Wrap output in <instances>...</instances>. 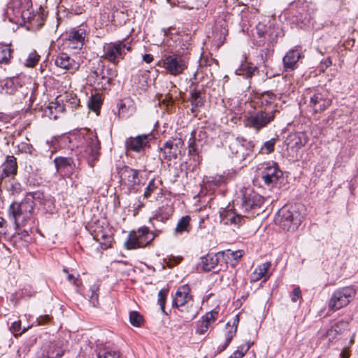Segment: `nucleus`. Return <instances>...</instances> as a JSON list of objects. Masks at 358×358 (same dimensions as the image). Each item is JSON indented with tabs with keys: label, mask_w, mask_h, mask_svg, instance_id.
I'll list each match as a JSON object with an SVG mask.
<instances>
[{
	"label": "nucleus",
	"mask_w": 358,
	"mask_h": 358,
	"mask_svg": "<svg viewBox=\"0 0 358 358\" xmlns=\"http://www.w3.org/2000/svg\"><path fill=\"white\" fill-rule=\"evenodd\" d=\"M303 206L300 204L285 205L281 208L275 217V222L282 229L295 231L301 224L303 215L301 213Z\"/></svg>",
	"instance_id": "1"
},
{
	"label": "nucleus",
	"mask_w": 358,
	"mask_h": 358,
	"mask_svg": "<svg viewBox=\"0 0 358 358\" xmlns=\"http://www.w3.org/2000/svg\"><path fill=\"white\" fill-rule=\"evenodd\" d=\"M69 338L70 334L65 333L44 342L36 351L35 358H61L68 348Z\"/></svg>",
	"instance_id": "2"
},
{
	"label": "nucleus",
	"mask_w": 358,
	"mask_h": 358,
	"mask_svg": "<svg viewBox=\"0 0 358 358\" xmlns=\"http://www.w3.org/2000/svg\"><path fill=\"white\" fill-rule=\"evenodd\" d=\"M130 50L131 47L127 45L124 41L105 43L101 57L114 64H117L121 59H123L127 51Z\"/></svg>",
	"instance_id": "3"
},
{
	"label": "nucleus",
	"mask_w": 358,
	"mask_h": 358,
	"mask_svg": "<svg viewBox=\"0 0 358 358\" xmlns=\"http://www.w3.org/2000/svg\"><path fill=\"white\" fill-rule=\"evenodd\" d=\"M355 290L352 287L337 289L329 301V309L336 311L346 306L355 297Z\"/></svg>",
	"instance_id": "4"
},
{
	"label": "nucleus",
	"mask_w": 358,
	"mask_h": 358,
	"mask_svg": "<svg viewBox=\"0 0 358 358\" xmlns=\"http://www.w3.org/2000/svg\"><path fill=\"white\" fill-rule=\"evenodd\" d=\"M122 184L127 187V194L136 193L141 183L140 171L124 166L119 171Z\"/></svg>",
	"instance_id": "5"
},
{
	"label": "nucleus",
	"mask_w": 358,
	"mask_h": 358,
	"mask_svg": "<svg viewBox=\"0 0 358 358\" xmlns=\"http://www.w3.org/2000/svg\"><path fill=\"white\" fill-rule=\"evenodd\" d=\"M159 63L168 73L175 76L181 74L187 67L184 57L178 54L164 55Z\"/></svg>",
	"instance_id": "6"
},
{
	"label": "nucleus",
	"mask_w": 358,
	"mask_h": 358,
	"mask_svg": "<svg viewBox=\"0 0 358 358\" xmlns=\"http://www.w3.org/2000/svg\"><path fill=\"white\" fill-rule=\"evenodd\" d=\"M241 208L245 213L259 209L264 203V199L250 188L241 190Z\"/></svg>",
	"instance_id": "7"
},
{
	"label": "nucleus",
	"mask_w": 358,
	"mask_h": 358,
	"mask_svg": "<svg viewBox=\"0 0 358 358\" xmlns=\"http://www.w3.org/2000/svg\"><path fill=\"white\" fill-rule=\"evenodd\" d=\"M85 148L84 150L87 163L90 166L93 167L94 162L99 157L100 144L97 136L94 133L87 131L84 136Z\"/></svg>",
	"instance_id": "8"
},
{
	"label": "nucleus",
	"mask_w": 358,
	"mask_h": 358,
	"mask_svg": "<svg viewBox=\"0 0 358 358\" xmlns=\"http://www.w3.org/2000/svg\"><path fill=\"white\" fill-rule=\"evenodd\" d=\"M331 104V100L327 90H315L310 96L308 107L316 114L324 111Z\"/></svg>",
	"instance_id": "9"
},
{
	"label": "nucleus",
	"mask_w": 358,
	"mask_h": 358,
	"mask_svg": "<svg viewBox=\"0 0 358 358\" xmlns=\"http://www.w3.org/2000/svg\"><path fill=\"white\" fill-rule=\"evenodd\" d=\"M34 208V202L29 197H26L20 203H12L9 212L14 218V222L17 227L19 226L17 222L18 218L22 215L24 220L29 219Z\"/></svg>",
	"instance_id": "10"
},
{
	"label": "nucleus",
	"mask_w": 358,
	"mask_h": 358,
	"mask_svg": "<svg viewBox=\"0 0 358 358\" xmlns=\"http://www.w3.org/2000/svg\"><path fill=\"white\" fill-rule=\"evenodd\" d=\"M276 110H272L270 113L261 110L245 119L246 127L253 128L259 131L266 127L268 123L273 120Z\"/></svg>",
	"instance_id": "11"
},
{
	"label": "nucleus",
	"mask_w": 358,
	"mask_h": 358,
	"mask_svg": "<svg viewBox=\"0 0 358 358\" xmlns=\"http://www.w3.org/2000/svg\"><path fill=\"white\" fill-rule=\"evenodd\" d=\"M231 155L238 160H243L252 151V142L243 138L234 139L229 145Z\"/></svg>",
	"instance_id": "12"
},
{
	"label": "nucleus",
	"mask_w": 358,
	"mask_h": 358,
	"mask_svg": "<svg viewBox=\"0 0 358 358\" xmlns=\"http://www.w3.org/2000/svg\"><path fill=\"white\" fill-rule=\"evenodd\" d=\"M183 144L184 143L180 138L169 140L160 150L163 152L164 158L171 160L176 159L178 155L180 153Z\"/></svg>",
	"instance_id": "13"
},
{
	"label": "nucleus",
	"mask_w": 358,
	"mask_h": 358,
	"mask_svg": "<svg viewBox=\"0 0 358 358\" xmlns=\"http://www.w3.org/2000/svg\"><path fill=\"white\" fill-rule=\"evenodd\" d=\"M54 164L59 173L68 177L73 173L76 169L74 160L70 157H57L54 159Z\"/></svg>",
	"instance_id": "14"
},
{
	"label": "nucleus",
	"mask_w": 358,
	"mask_h": 358,
	"mask_svg": "<svg viewBox=\"0 0 358 358\" xmlns=\"http://www.w3.org/2000/svg\"><path fill=\"white\" fill-rule=\"evenodd\" d=\"M282 176V172L275 164L267 166L262 173V178L267 185L273 186Z\"/></svg>",
	"instance_id": "15"
},
{
	"label": "nucleus",
	"mask_w": 358,
	"mask_h": 358,
	"mask_svg": "<svg viewBox=\"0 0 358 358\" xmlns=\"http://www.w3.org/2000/svg\"><path fill=\"white\" fill-rule=\"evenodd\" d=\"M85 38V30L82 29H73L69 33L66 43L71 50H80L84 45Z\"/></svg>",
	"instance_id": "16"
},
{
	"label": "nucleus",
	"mask_w": 358,
	"mask_h": 358,
	"mask_svg": "<svg viewBox=\"0 0 358 358\" xmlns=\"http://www.w3.org/2000/svg\"><path fill=\"white\" fill-rule=\"evenodd\" d=\"M55 64L57 67L64 70L74 73L80 68V63L70 57L66 53H61L55 59Z\"/></svg>",
	"instance_id": "17"
},
{
	"label": "nucleus",
	"mask_w": 358,
	"mask_h": 358,
	"mask_svg": "<svg viewBox=\"0 0 358 358\" xmlns=\"http://www.w3.org/2000/svg\"><path fill=\"white\" fill-rule=\"evenodd\" d=\"M218 312L215 310L206 313V315L201 317V320L198 321L196 333L200 335L204 334L208 329L212 327L218 317Z\"/></svg>",
	"instance_id": "18"
},
{
	"label": "nucleus",
	"mask_w": 358,
	"mask_h": 358,
	"mask_svg": "<svg viewBox=\"0 0 358 358\" xmlns=\"http://www.w3.org/2000/svg\"><path fill=\"white\" fill-rule=\"evenodd\" d=\"M150 137L148 135H139L130 137L126 141V147L134 152H140L148 145Z\"/></svg>",
	"instance_id": "19"
},
{
	"label": "nucleus",
	"mask_w": 358,
	"mask_h": 358,
	"mask_svg": "<svg viewBox=\"0 0 358 358\" xmlns=\"http://www.w3.org/2000/svg\"><path fill=\"white\" fill-rule=\"evenodd\" d=\"M118 115L121 118H128L136 112V106L134 101L127 97L122 99L117 104Z\"/></svg>",
	"instance_id": "20"
},
{
	"label": "nucleus",
	"mask_w": 358,
	"mask_h": 358,
	"mask_svg": "<svg viewBox=\"0 0 358 358\" xmlns=\"http://www.w3.org/2000/svg\"><path fill=\"white\" fill-rule=\"evenodd\" d=\"M245 217L246 216L237 214L233 209H224L220 212V217L224 224H234L238 227L241 224Z\"/></svg>",
	"instance_id": "21"
},
{
	"label": "nucleus",
	"mask_w": 358,
	"mask_h": 358,
	"mask_svg": "<svg viewBox=\"0 0 358 358\" xmlns=\"http://www.w3.org/2000/svg\"><path fill=\"white\" fill-rule=\"evenodd\" d=\"M189 292V289L187 285L180 287L176 292L173 298V306L180 308L187 303L191 299V296Z\"/></svg>",
	"instance_id": "22"
},
{
	"label": "nucleus",
	"mask_w": 358,
	"mask_h": 358,
	"mask_svg": "<svg viewBox=\"0 0 358 358\" xmlns=\"http://www.w3.org/2000/svg\"><path fill=\"white\" fill-rule=\"evenodd\" d=\"M16 159L13 156H8L6 160L1 166V178L10 177L17 173Z\"/></svg>",
	"instance_id": "23"
},
{
	"label": "nucleus",
	"mask_w": 358,
	"mask_h": 358,
	"mask_svg": "<svg viewBox=\"0 0 358 358\" xmlns=\"http://www.w3.org/2000/svg\"><path fill=\"white\" fill-rule=\"evenodd\" d=\"M92 73L97 81V85L99 88L106 90L109 87L110 80L105 73V66L103 64H99L97 69Z\"/></svg>",
	"instance_id": "24"
},
{
	"label": "nucleus",
	"mask_w": 358,
	"mask_h": 358,
	"mask_svg": "<svg viewBox=\"0 0 358 358\" xmlns=\"http://www.w3.org/2000/svg\"><path fill=\"white\" fill-rule=\"evenodd\" d=\"M239 322V317L238 315H236L231 322H228L226 324L227 332L225 334V343L222 346V350H224L230 343L233 337L235 336L237 330V326Z\"/></svg>",
	"instance_id": "25"
},
{
	"label": "nucleus",
	"mask_w": 358,
	"mask_h": 358,
	"mask_svg": "<svg viewBox=\"0 0 358 358\" xmlns=\"http://www.w3.org/2000/svg\"><path fill=\"white\" fill-rule=\"evenodd\" d=\"M301 57V53L297 50H291L283 57L284 66L287 70L294 69L296 64Z\"/></svg>",
	"instance_id": "26"
},
{
	"label": "nucleus",
	"mask_w": 358,
	"mask_h": 358,
	"mask_svg": "<svg viewBox=\"0 0 358 358\" xmlns=\"http://www.w3.org/2000/svg\"><path fill=\"white\" fill-rule=\"evenodd\" d=\"M140 247L143 248L149 244L155 238V236L146 227L139 228L137 231Z\"/></svg>",
	"instance_id": "27"
},
{
	"label": "nucleus",
	"mask_w": 358,
	"mask_h": 358,
	"mask_svg": "<svg viewBox=\"0 0 358 358\" xmlns=\"http://www.w3.org/2000/svg\"><path fill=\"white\" fill-rule=\"evenodd\" d=\"M271 265V262H266L258 266L251 273L250 281L257 282L266 276Z\"/></svg>",
	"instance_id": "28"
},
{
	"label": "nucleus",
	"mask_w": 358,
	"mask_h": 358,
	"mask_svg": "<svg viewBox=\"0 0 358 358\" xmlns=\"http://www.w3.org/2000/svg\"><path fill=\"white\" fill-rule=\"evenodd\" d=\"M191 217L189 215L182 217L176 224L174 234L176 235L182 234L183 233H189L191 229L190 227Z\"/></svg>",
	"instance_id": "29"
},
{
	"label": "nucleus",
	"mask_w": 358,
	"mask_h": 358,
	"mask_svg": "<svg viewBox=\"0 0 358 358\" xmlns=\"http://www.w3.org/2000/svg\"><path fill=\"white\" fill-rule=\"evenodd\" d=\"M201 262L203 264V270L205 271H210L214 269L217 265L219 259L217 255H208L202 257Z\"/></svg>",
	"instance_id": "30"
},
{
	"label": "nucleus",
	"mask_w": 358,
	"mask_h": 358,
	"mask_svg": "<svg viewBox=\"0 0 358 358\" xmlns=\"http://www.w3.org/2000/svg\"><path fill=\"white\" fill-rule=\"evenodd\" d=\"M257 70V66L248 64L244 63L242 64L240 68H238L236 73L237 75L243 76L246 78H252L254 75V73Z\"/></svg>",
	"instance_id": "31"
},
{
	"label": "nucleus",
	"mask_w": 358,
	"mask_h": 358,
	"mask_svg": "<svg viewBox=\"0 0 358 358\" xmlns=\"http://www.w3.org/2000/svg\"><path fill=\"white\" fill-rule=\"evenodd\" d=\"M196 131H193L191 133V137L188 140V152L191 156H196L199 154V142L200 139L196 138Z\"/></svg>",
	"instance_id": "32"
},
{
	"label": "nucleus",
	"mask_w": 358,
	"mask_h": 358,
	"mask_svg": "<svg viewBox=\"0 0 358 358\" xmlns=\"http://www.w3.org/2000/svg\"><path fill=\"white\" fill-rule=\"evenodd\" d=\"M124 246L128 250L141 248L136 231H132L129 233L128 239L124 243Z\"/></svg>",
	"instance_id": "33"
},
{
	"label": "nucleus",
	"mask_w": 358,
	"mask_h": 358,
	"mask_svg": "<svg viewBox=\"0 0 358 358\" xmlns=\"http://www.w3.org/2000/svg\"><path fill=\"white\" fill-rule=\"evenodd\" d=\"M99 285L94 284L90 287V289L87 293L89 301L93 306H96L99 303Z\"/></svg>",
	"instance_id": "34"
},
{
	"label": "nucleus",
	"mask_w": 358,
	"mask_h": 358,
	"mask_svg": "<svg viewBox=\"0 0 358 358\" xmlns=\"http://www.w3.org/2000/svg\"><path fill=\"white\" fill-rule=\"evenodd\" d=\"M11 58V50L7 45L0 44V63L7 64Z\"/></svg>",
	"instance_id": "35"
},
{
	"label": "nucleus",
	"mask_w": 358,
	"mask_h": 358,
	"mask_svg": "<svg viewBox=\"0 0 358 358\" xmlns=\"http://www.w3.org/2000/svg\"><path fill=\"white\" fill-rule=\"evenodd\" d=\"M191 103L192 106V111H194V108H197L199 107H201L203 104V99L201 97L200 91L194 90L191 93Z\"/></svg>",
	"instance_id": "36"
},
{
	"label": "nucleus",
	"mask_w": 358,
	"mask_h": 358,
	"mask_svg": "<svg viewBox=\"0 0 358 358\" xmlns=\"http://www.w3.org/2000/svg\"><path fill=\"white\" fill-rule=\"evenodd\" d=\"M40 58V55L36 50H32L27 56L25 66L29 68L35 66L38 64Z\"/></svg>",
	"instance_id": "37"
},
{
	"label": "nucleus",
	"mask_w": 358,
	"mask_h": 358,
	"mask_svg": "<svg viewBox=\"0 0 358 358\" xmlns=\"http://www.w3.org/2000/svg\"><path fill=\"white\" fill-rule=\"evenodd\" d=\"M62 108L61 106L57 105L55 103H50L45 112L50 118L57 119L58 112H61Z\"/></svg>",
	"instance_id": "38"
},
{
	"label": "nucleus",
	"mask_w": 358,
	"mask_h": 358,
	"mask_svg": "<svg viewBox=\"0 0 358 358\" xmlns=\"http://www.w3.org/2000/svg\"><path fill=\"white\" fill-rule=\"evenodd\" d=\"M287 146L288 148L298 150L303 146V143L300 137L298 135L294 134L290 136L288 138Z\"/></svg>",
	"instance_id": "39"
},
{
	"label": "nucleus",
	"mask_w": 358,
	"mask_h": 358,
	"mask_svg": "<svg viewBox=\"0 0 358 358\" xmlns=\"http://www.w3.org/2000/svg\"><path fill=\"white\" fill-rule=\"evenodd\" d=\"M275 100V95L271 92H266L259 96V101L262 106L271 104Z\"/></svg>",
	"instance_id": "40"
},
{
	"label": "nucleus",
	"mask_w": 358,
	"mask_h": 358,
	"mask_svg": "<svg viewBox=\"0 0 358 358\" xmlns=\"http://www.w3.org/2000/svg\"><path fill=\"white\" fill-rule=\"evenodd\" d=\"M275 138H271L266 141L260 149V152L262 154H270L274 150L275 144Z\"/></svg>",
	"instance_id": "41"
},
{
	"label": "nucleus",
	"mask_w": 358,
	"mask_h": 358,
	"mask_svg": "<svg viewBox=\"0 0 358 358\" xmlns=\"http://www.w3.org/2000/svg\"><path fill=\"white\" fill-rule=\"evenodd\" d=\"M129 321L135 327H140L143 321V317L136 311L129 313Z\"/></svg>",
	"instance_id": "42"
},
{
	"label": "nucleus",
	"mask_w": 358,
	"mask_h": 358,
	"mask_svg": "<svg viewBox=\"0 0 358 358\" xmlns=\"http://www.w3.org/2000/svg\"><path fill=\"white\" fill-rule=\"evenodd\" d=\"M99 358H120V354L117 352L110 350L103 349L99 351L98 354Z\"/></svg>",
	"instance_id": "43"
},
{
	"label": "nucleus",
	"mask_w": 358,
	"mask_h": 358,
	"mask_svg": "<svg viewBox=\"0 0 358 358\" xmlns=\"http://www.w3.org/2000/svg\"><path fill=\"white\" fill-rule=\"evenodd\" d=\"M338 334L336 330L331 327L327 331H325L322 336L328 339L330 343H334L338 339Z\"/></svg>",
	"instance_id": "44"
},
{
	"label": "nucleus",
	"mask_w": 358,
	"mask_h": 358,
	"mask_svg": "<svg viewBox=\"0 0 358 358\" xmlns=\"http://www.w3.org/2000/svg\"><path fill=\"white\" fill-rule=\"evenodd\" d=\"M349 324L347 321L341 320L331 327L336 330L338 335L341 334L345 330L348 329Z\"/></svg>",
	"instance_id": "45"
},
{
	"label": "nucleus",
	"mask_w": 358,
	"mask_h": 358,
	"mask_svg": "<svg viewBox=\"0 0 358 358\" xmlns=\"http://www.w3.org/2000/svg\"><path fill=\"white\" fill-rule=\"evenodd\" d=\"M157 188L156 184H155V179H152L151 180L147 187L145 188V190L144 192V194H143V197L145 199H148V197L150 196V195L152 194V193Z\"/></svg>",
	"instance_id": "46"
},
{
	"label": "nucleus",
	"mask_w": 358,
	"mask_h": 358,
	"mask_svg": "<svg viewBox=\"0 0 358 358\" xmlns=\"http://www.w3.org/2000/svg\"><path fill=\"white\" fill-rule=\"evenodd\" d=\"M291 9H296L299 13L305 10L306 0H294L290 4Z\"/></svg>",
	"instance_id": "47"
},
{
	"label": "nucleus",
	"mask_w": 358,
	"mask_h": 358,
	"mask_svg": "<svg viewBox=\"0 0 358 358\" xmlns=\"http://www.w3.org/2000/svg\"><path fill=\"white\" fill-rule=\"evenodd\" d=\"M88 105L91 109L96 111L99 109L101 105V99L99 96H92L89 101Z\"/></svg>",
	"instance_id": "48"
},
{
	"label": "nucleus",
	"mask_w": 358,
	"mask_h": 358,
	"mask_svg": "<svg viewBox=\"0 0 358 358\" xmlns=\"http://www.w3.org/2000/svg\"><path fill=\"white\" fill-rule=\"evenodd\" d=\"M166 296V292L160 290L158 293V303L161 306V309L164 311L165 306V300Z\"/></svg>",
	"instance_id": "49"
},
{
	"label": "nucleus",
	"mask_w": 358,
	"mask_h": 358,
	"mask_svg": "<svg viewBox=\"0 0 358 358\" xmlns=\"http://www.w3.org/2000/svg\"><path fill=\"white\" fill-rule=\"evenodd\" d=\"M332 64L331 59L330 57H328L324 60H322L320 64L319 69L320 71L324 72V71Z\"/></svg>",
	"instance_id": "50"
},
{
	"label": "nucleus",
	"mask_w": 358,
	"mask_h": 358,
	"mask_svg": "<svg viewBox=\"0 0 358 358\" xmlns=\"http://www.w3.org/2000/svg\"><path fill=\"white\" fill-rule=\"evenodd\" d=\"M19 149L25 153L31 154L33 150V147L31 145L27 143H22L19 146Z\"/></svg>",
	"instance_id": "51"
},
{
	"label": "nucleus",
	"mask_w": 358,
	"mask_h": 358,
	"mask_svg": "<svg viewBox=\"0 0 358 358\" xmlns=\"http://www.w3.org/2000/svg\"><path fill=\"white\" fill-rule=\"evenodd\" d=\"M105 73L110 80H112L115 77L117 76L116 70L112 68L105 69Z\"/></svg>",
	"instance_id": "52"
},
{
	"label": "nucleus",
	"mask_w": 358,
	"mask_h": 358,
	"mask_svg": "<svg viewBox=\"0 0 358 358\" xmlns=\"http://www.w3.org/2000/svg\"><path fill=\"white\" fill-rule=\"evenodd\" d=\"M21 329V322L20 321H16L12 323V325L10 327V330L14 333L15 335L20 331Z\"/></svg>",
	"instance_id": "53"
},
{
	"label": "nucleus",
	"mask_w": 358,
	"mask_h": 358,
	"mask_svg": "<svg viewBox=\"0 0 358 358\" xmlns=\"http://www.w3.org/2000/svg\"><path fill=\"white\" fill-rule=\"evenodd\" d=\"M50 320V317L49 315H41L37 318V322L38 325H44L49 322Z\"/></svg>",
	"instance_id": "54"
},
{
	"label": "nucleus",
	"mask_w": 358,
	"mask_h": 358,
	"mask_svg": "<svg viewBox=\"0 0 358 358\" xmlns=\"http://www.w3.org/2000/svg\"><path fill=\"white\" fill-rule=\"evenodd\" d=\"M301 296V290L299 287L294 288L292 294V301L296 302Z\"/></svg>",
	"instance_id": "55"
},
{
	"label": "nucleus",
	"mask_w": 358,
	"mask_h": 358,
	"mask_svg": "<svg viewBox=\"0 0 358 358\" xmlns=\"http://www.w3.org/2000/svg\"><path fill=\"white\" fill-rule=\"evenodd\" d=\"M43 196V193L40 192H35L33 193H29L27 197H29L34 201V199H41Z\"/></svg>",
	"instance_id": "56"
},
{
	"label": "nucleus",
	"mask_w": 358,
	"mask_h": 358,
	"mask_svg": "<svg viewBox=\"0 0 358 358\" xmlns=\"http://www.w3.org/2000/svg\"><path fill=\"white\" fill-rule=\"evenodd\" d=\"M67 279L69 281V282L72 283L76 287L79 286L80 280L78 278H76L73 275L68 274Z\"/></svg>",
	"instance_id": "57"
},
{
	"label": "nucleus",
	"mask_w": 358,
	"mask_h": 358,
	"mask_svg": "<svg viewBox=\"0 0 358 358\" xmlns=\"http://www.w3.org/2000/svg\"><path fill=\"white\" fill-rule=\"evenodd\" d=\"M21 15L24 20H31L32 18V14L29 8L27 10H23Z\"/></svg>",
	"instance_id": "58"
},
{
	"label": "nucleus",
	"mask_w": 358,
	"mask_h": 358,
	"mask_svg": "<svg viewBox=\"0 0 358 358\" xmlns=\"http://www.w3.org/2000/svg\"><path fill=\"white\" fill-rule=\"evenodd\" d=\"M229 255L235 260L240 259L243 256L242 251L229 252Z\"/></svg>",
	"instance_id": "59"
},
{
	"label": "nucleus",
	"mask_w": 358,
	"mask_h": 358,
	"mask_svg": "<svg viewBox=\"0 0 358 358\" xmlns=\"http://www.w3.org/2000/svg\"><path fill=\"white\" fill-rule=\"evenodd\" d=\"M244 352L237 350L230 356V358H241L244 356Z\"/></svg>",
	"instance_id": "60"
},
{
	"label": "nucleus",
	"mask_w": 358,
	"mask_h": 358,
	"mask_svg": "<svg viewBox=\"0 0 358 358\" xmlns=\"http://www.w3.org/2000/svg\"><path fill=\"white\" fill-rule=\"evenodd\" d=\"M143 60L147 63L150 64L153 61V56L150 54H145L143 57Z\"/></svg>",
	"instance_id": "61"
},
{
	"label": "nucleus",
	"mask_w": 358,
	"mask_h": 358,
	"mask_svg": "<svg viewBox=\"0 0 358 358\" xmlns=\"http://www.w3.org/2000/svg\"><path fill=\"white\" fill-rule=\"evenodd\" d=\"M341 358H348L349 357V352L347 351V350H343L341 353Z\"/></svg>",
	"instance_id": "62"
},
{
	"label": "nucleus",
	"mask_w": 358,
	"mask_h": 358,
	"mask_svg": "<svg viewBox=\"0 0 358 358\" xmlns=\"http://www.w3.org/2000/svg\"><path fill=\"white\" fill-rule=\"evenodd\" d=\"M109 246V245H108L107 243H103L101 246V248L103 249H106Z\"/></svg>",
	"instance_id": "63"
},
{
	"label": "nucleus",
	"mask_w": 358,
	"mask_h": 358,
	"mask_svg": "<svg viewBox=\"0 0 358 358\" xmlns=\"http://www.w3.org/2000/svg\"><path fill=\"white\" fill-rule=\"evenodd\" d=\"M203 136H205V132H203L202 131H199V136L201 138Z\"/></svg>",
	"instance_id": "64"
}]
</instances>
